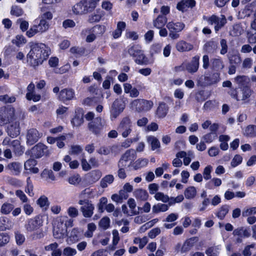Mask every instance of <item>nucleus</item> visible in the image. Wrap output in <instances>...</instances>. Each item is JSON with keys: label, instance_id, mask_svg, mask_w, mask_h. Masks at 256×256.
<instances>
[{"label": "nucleus", "instance_id": "f257e3e1", "mask_svg": "<svg viewBox=\"0 0 256 256\" xmlns=\"http://www.w3.org/2000/svg\"><path fill=\"white\" fill-rule=\"evenodd\" d=\"M30 50L26 54L27 62L30 65L36 68L42 64L50 56L49 48L43 43L32 42Z\"/></svg>", "mask_w": 256, "mask_h": 256}, {"label": "nucleus", "instance_id": "f03ea898", "mask_svg": "<svg viewBox=\"0 0 256 256\" xmlns=\"http://www.w3.org/2000/svg\"><path fill=\"white\" fill-rule=\"evenodd\" d=\"M128 52L131 56L134 58V60L136 64L140 65L148 64V58L144 54V52L139 44L130 45L128 46Z\"/></svg>", "mask_w": 256, "mask_h": 256}, {"label": "nucleus", "instance_id": "7ed1b4c3", "mask_svg": "<svg viewBox=\"0 0 256 256\" xmlns=\"http://www.w3.org/2000/svg\"><path fill=\"white\" fill-rule=\"evenodd\" d=\"M96 8L94 0H82L72 7V11L76 14H82L92 12Z\"/></svg>", "mask_w": 256, "mask_h": 256}, {"label": "nucleus", "instance_id": "20e7f679", "mask_svg": "<svg viewBox=\"0 0 256 256\" xmlns=\"http://www.w3.org/2000/svg\"><path fill=\"white\" fill-rule=\"evenodd\" d=\"M166 28L169 30V36L176 40L179 38L178 32H182L185 28V24L180 22H169L166 24Z\"/></svg>", "mask_w": 256, "mask_h": 256}, {"label": "nucleus", "instance_id": "39448f33", "mask_svg": "<svg viewBox=\"0 0 256 256\" xmlns=\"http://www.w3.org/2000/svg\"><path fill=\"white\" fill-rule=\"evenodd\" d=\"M220 72H208L204 74L202 82L199 81L200 84L202 86H210L218 83L220 80Z\"/></svg>", "mask_w": 256, "mask_h": 256}, {"label": "nucleus", "instance_id": "423d86ee", "mask_svg": "<svg viewBox=\"0 0 256 256\" xmlns=\"http://www.w3.org/2000/svg\"><path fill=\"white\" fill-rule=\"evenodd\" d=\"M15 110L13 107H2L0 108V126L10 122L14 116Z\"/></svg>", "mask_w": 256, "mask_h": 256}, {"label": "nucleus", "instance_id": "0eeeda50", "mask_svg": "<svg viewBox=\"0 0 256 256\" xmlns=\"http://www.w3.org/2000/svg\"><path fill=\"white\" fill-rule=\"evenodd\" d=\"M153 105L152 101L144 99H136L132 102V106L135 108L136 110L139 112L149 111Z\"/></svg>", "mask_w": 256, "mask_h": 256}, {"label": "nucleus", "instance_id": "6e6552de", "mask_svg": "<svg viewBox=\"0 0 256 256\" xmlns=\"http://www.w3.org/2000/svg\"><path fill=\"white\" fill-rule=\"evenodd\" d=\"M88 128L92 134L96 136H100L104 128L102 118L98 116L93 120L89 122L88 124Z\"/></svg>", "mask_w": 256, "mask_h": 256}, {"label": "nucleus", "instance_id": "1a4fd4ad", "mask_svg": "<svg viewBox=\"0 0 256 256\" xmlns=\"http://www.w3.org/2000/svg\"><path fill=\"white\" fill-rule=\"evenodd\" d=\"M132 121L128 116H125L121 120L118 127V130L122 132V136L126 138L131 133L132 130Z\"/></svg>", "mask_w": 256, "mask_h": 256}, {"label": "nucleus", "instance_id": "9d476101", "mask_svg": "<svg viewBox=\"0 0 256 256\" xmlns=\"http://www.w3.org/2000/svg\"><path fill=\"white\" fill-rule=\"evenodd\" d=\"M47 151V146L39 142L26 153H28L30 158H42Z\"/></svg>", "mask_w": 256, "mask_h": 256}, {"label": "nucleus", "instance_id": "9b49d317", "mask_svg": "<svg viewBox=\"0 0 256 256\" xmlns=\"http://www.w3.org/2000/svg\"><path fill=\"white\" fill-rule=\"evenodd\" d=\"M240 89L242 94L241 99L238 98V92L236 90L232 91L230 95L238 101L242 100L244 101V102H248L250 101L249 98L253 92L252 90H251L250 86H244V88H240Z\"/></svg>", "mask_w": 256, "mask_h": 256}, {"label": "nucleus", "instance_id": "f8f14e48", "mask_svg": "<svg viewBox=\"0 0 256 256\" xmlns=\"http://www.w3.org/2000/svg\"><path fill=\"white\" fill-rule=\"evenodd\" d=\"M42 224V220L40 216L28 219L25 224V228L28 232H32L39 228Z\"/></svg>", "mask_w": 256, "mask_h": 256}, {"label": "nucleus", "instance_id": "ddd939ff", "mask_svg": "<svg viewBox=\"0 0 256 256\" xmlns=\"http://www.w3.org/2000/svg\"><path fill=\"white\" fill-rule=\"evenodd\" d=\"M75 96L74 91L72 88H65L62 90L58 94V99L66 104V102L72 100Z\"/></svg>", "mask_w": 256, "mask_h": 256}, {"label": "nucleus", "instance_id": "4468645a", "mask_svg": "<svg viewBox=\"0 0 256 256\" xmlns=\"http://www.w3.org/2000/svg\"><path fill=\"white\" fill-rule=\"evenodd\" d=\"M84 111L82 108L75 109L74 117L71 120V124L74 126H79L84 123Z\"/></svg>", "mask_w": 256, "mask_h": 256}, {"label": "nucleus", "instance_id": "2eb2a0df", "mask_svg": "<svg viewBox=\"0 0 256 256\" xmlns=\"http://www.w3.org/2000/svg\"><path fill=\"white\" fill-rule=\"evenodd\" d=\"M40 138V134L34 128H30L26 134V143L29 145H33L36 143Z\"/></svg>", "mask_w": 256, "mask_h": 256}, {"label": "nucleus", "instance_id": "dca6fc26", "mask_svg": "<svg viewBox=\"0 0 256 256\" xmlns=\"http://www.w3.org/2000/svg\"><path fill=\"white\" fill-rule=\"evenodd\" d=\"M194 0H182L176 5V8L182 12H186L189 8H193L196 6Z\"/></svg>", "mask_w": 256, "mask_h": 256}, {"label": "nucleus", "instance_id": "f3484780", "mask_svg": "<svg viewBox=\"0 0 256 256\" xmlns=\"http://www.w3.org/2000/svg\"><path fill=\"white\" fill-rule=\"evenodd\" d=\"M198 240V236H193L186 239L181 248L180 252L182 253H185L188 252Z\"/></svg>", "mask_w": 256, "mask_h": 256}, {"label": "nucleus", "instance_id": "a211bd4d", "mask_svg": "<svg viewBox=\"0 0 256 256\" xmlns=\"http://www.w3.org/2000/svg\"><path fill=\"white\" fill-rule=\"evenodd\" d=\"M102 176V172L99 170H92L86 175V180L90 184L98 181Z\"/></svg>", "mask_w": 256, "mask_h": 256}, {"label": "nucleus", "instance_id": "6ab92c4d", "mask_svg": "<svg viewBox=\"0 0 256 256\" xmlns=\"http://www.w3.org/2000/svg\"><path fill=\"white\" fill-rule=\"evenodd\" d=\"M35 158H30L24 164V168L26 170H30V172L32 174H38L39 172V169L34 167L38 164Z\"/></svg>", "mask_w": 256, "mask_h": 256}, {"label": "nucleus", "instance_id": "aec40b11", "mask_svg": "<svg viewBox=\"0 0 256 256\" xmlns=\"http://www.w3.org/2000/svg\"><path fill=\"white\" fill-rule=\"evenodd\" d=\"M112 108L111 116L115 118L122 112L124 109V106L120 101L116 100L113 102Z\"/></svg>", "mask_w": 256, "mask_h": 256}, {"label": "nucleus", "instance_id": "412c9836", "mask_svg": "<svg viewBox=\"0 0 256 256\" xmlns=\"http://www.w3.org/2000/svg\"><path fill=\"white\" fill-rule=\"evenodd\" d=\"M120 158L128 162H130L128 166H130L136 158V152L133 149L128 150L121 156Z\"/></svg>", "mask_w": 256, "mask_h": 256}, {"label": "nucleus", "instance_id": "4be33fe9", "mask_svg": "<svg viewBox=\"0 0 256 256\" xmlns=\"http://www.w3.org/2000/svg\"><path fill=\"white\" fill-rule=\"evenodd\" d=\"M199 60L200 56H198L196 55L194 56L191 62L186 66L187 70L192 74L196 72L199 68Z\"/></svg>", "mask_w": 256, "mask_h": 256}, {"label": "nucleus", "instance_id": "5701e85b", "mask_svg": "<svg viewBox=\"0 0 256 256\" xmlns=\"http://www.w3.org/2000/svg\"><path fill=\"white\" fill-rule=\"evenodd\" d=\"M169 108L164 102H160L156 111V115L160 118H164L168 112Z\"/></svg>", "mask_w": 256, "mask_h": 256}, {"label": "nucleus", "instance_id": "b1692460", "mask_svg": "<svg viewBox=\"0 0 256 256\" xmlns=\"http://www.w3.org/2000/svg\"><path fill=\"white\" fill-rule=\"evenodd\" d=\"M6 132L10 137L12 138L17 137L20 134L19 123L16 122L8 126Z\"/></svg>", "mask_w": 256, "mask_h": 256}, {"label": "nucleus", "instance_id": "393cba45", "mask_svg": "<svg viewBox=\"0 0 256 256\" xmlns=\"http://www.w3.org/2000/svg\"><path fill=\"white\" fill-rule=\"evenodd\" d=\"M193 48L192 44L184 40L178 41L176 45V50L180 52H188L192 50Z\"/></svg>", "mask_w": 256, "mask_h": 256}, {"label": "nucleus", "instance_id": "a878e982", "mask_svg": "<svg viewBox=\"0 0 256 256\" xmlns=\"http://www.w3.org/2000/svg\"><path fill=\"white\" fill-rule=\"evenodd\" d=\"M211 69L214 71L220 73L221 70L224 68V64L222 58L220 57L218 58H213L211 59Z\"/></svg>", "mask_w": 256, "mask_h": 256}, {"label": "nucleus", "instance_id": "bb28decb", "mask_svg": "<svg viewBox=\"0 0 256 256\" xmlns=\"http://www.w3.org/2000/svg\"><path fill=\"white\" fill-rule=\"evenodd\" d=\"M35 28L38 29V32H44L46 31L49 28V23L44 19H40V20H36L34 21Z\"/></svg>", "mask_w": 256, "mask_h": 256}, {"label": "nucleus", "instance_id": "cd10ccee", "mask_svg": "<svg viewBox=\"0 0 256 256\" xmlns=\"http://www.w3.org/2000/svg\"><path fill=\"white\" fill-rule=\"evenodd\" d=\"M94 206L91 202L88 204L82 206L80 208V211L82 212V215L84 218H90L93 214Z\"/></svg>", "mask_w": 256, "mask_h": 256}, {"label": "nucleus", "instance_id": "c85d7f7f", "mask_svg": "<svg viewBox=\"0 0 256 256\" xmlns=\"http://www.w3.org/2000/svg\"><path fill=\"white\" fill-rule=\"evenodd\" d=\"M228 56L230 64L239 66L242 62L241 57L240 54L238 52H233L232 53L229 52Z\"/></svg>", "mask_w": 256, "mask_h": 256}, {"label": "nucleus", "instance_id": "c756f323", "mask_svg": "<svg viewBox=\"0 0 256 256\" xmlns=\"http://www.w3.org/2000/svg\"><path fill=\"white\" fill-rule=\"evenodd\" d=\"M134 195L137 200L146 201L148 199V194L145 190L136 189L134 192Z\"/></svg>", "mask_w": 256, "mask_h": 256}, {"label": "nucleus", "instance_id": "7c9ffc66", "mask_svg": "<svg viewBox=\"0 0 256 256\" xmlns=\"http://www.w3.org/2000/svg\"><path fill=\"white\" fill-rule=\"evenodd\" d=\"M218 48V42L213 40H210L207 42L204 46V50L208 53H214Z\"/></svg>", "mask_w": 256, "mask_h": 256}, {"label": "nucleus", "instance_id": "2f4dec72", "mask_svg": "<svg viewBox=\"0 0 256 256\" xmlns=\"http://www.w3.org/2000/svg\"><path fill=\"white\" fill-rule=\"evenodd\" d=\"M6 168L10 170L14 175H18L20 172L21 165L18 162H12L8 164Z\"/></svg>", "mask_w": 256, "mask_h": 256}, {"label": "nucleus", "instance_id": "473e14b6", "mask_svg": "<svg viewBox=\"0 0 256 256\" xmlns=\"http://www.w3.org/2000/svg\"><path fill=\"white\" fill-rule=\"evenodd\" d=\"M233 234L240 237L243 236L244 238H248L250 236V231L249 228L244 229L243 227H241L235 229L233 232Z\"/></svg>", "mask_w": 256, "mask_h": 256}, {"label": "nucleus", "instance_id": "72a5a7b5", "mask_svg": "<svg viewBox=\"0 0 256 256\" xmlns=\"http://www.w3.org/2000/svg\"><path fill=\"white\" fill-rule=\"evenodd\" d=\"M167 22V18L166 16L159 15L157 18L154 20V26L160 29L162 28Z\"/></svg>", "mask_w": 256, "mask_h": 256}, {"label": "nucleus", "instance_id": "f704fd0d", "mask_svg": "<svg viewBox=\"0 0 256 256\" xmlns=\"http://www.w3.org/2000/svg\"><path fill=\"white\" fill-rule=\"evenodd\" d=\"M210 96L209 94H208V92L206 90H202L198 91L195 94V99L199 102H202L205 101Z\"/></svg>", "mask_w": 256, "mask_h": 256}, {"label": "nucleus", "instance_id": "c9c22d12", "mask_svg": "<svg viewBox=\"0 0 256 256\" xmlns=\"http://www.w3.org/2000/svg\"><path fill=\"white\" fill-rule=\"evenodd\" d=\"M245 136L250 138H254L256 136V126L250 124L248 126L244 132Z\"/></svg>", "mask_w": 256, "mask_h": 256}, {"label": "nucleus", "instance_id": "e433bc0d", "mask_svg": "<svg viewBox=\"0 0 256 256\" xmlns=\"http://www.w3.org/2000/svg\"><path fill=\"white\" fill-rule=\"evenodd\" d=\"M147 140L148 143L150 144L151 149L152 150H154L160 146V141L154 136H148Z\"/></svg>", "mask_w": 256, "mask_h": 256}, {"label": "nucleus", "instance_id": "4c0bfd02", "mask_svg": "<svg viewBox=\"0 0 256 256\" xmlns=\"http://www.w3.org/2000/svg\"><path fill=\"white\" fill-rule=\"evenodd\" d=\"M114 180V177L112 174H108L104 176L100 182V186L102 188H106L108 184H111Z\"/></svg>", "mask_w": 256, "mask_h": 256}, {"label": "nucleus", "instance_id": "58836bf2", "mask_svg": "<svg viewBox=\"0 0 256 256\" xmlns=\"http://www.w3.org/2000/svg\"><path fill=\"white\" fill-rule=\"evenodd\" d=\"M148 164V160L146 158H138L132 164L134 170H138L146 166Z\"/></svg>", "mask_w": 256, "mask_h": 256}, {"label": "nucleus", "instance_id": "ea45409f", "mask_svg": "<svg viewBox=\"0 0 256 256\" xmlns=\"http://www.w3.org/2000/svg\"><path fill=\"white\" fill-rule=\"evenodd\" d=\"M36 204L40 208H45V209H47L50 206V202L48 200V198L44 195L40 196L36 200Z\"/></svg>", "mask_w": 256, "mask_h": 256}, {"label": "nucleus", "instance_id": "a19ab883", "mask_svg": "<svg viewBox=\"0 0 256 256\" xmlns=\"http://www.w3.org/2000/svg\"><path fill=\"white\" fill-rule=\"evenodd\" d=\"M196 194V190L195 187L190 186L187 188L184 192L185 197L188 199H191L194 198Z\"/></svg>", "mask_w": 256, "mask_h": 256}, {"label": "nucleus", "instance_id": "79ce46f5", "mask_svg": "<svg viewBox=\"0 0 256 256\" xmlns=\"http://www.w3.org/2000/svg\"><path fill=\"white\" fill-rule=\"evenodd\" d=\"M248 80L247 76H238L235 78L236 82L240 86V88L248 86Z\"/></svg>", "mask_w": 256, "mask_h": 256}, {"label": "nucleus", "instance_id": "37998d69", "mask_svg": "<svg viewBox=\"0 0 256 256\" xmlns=\"http://www.w3.org/2000/svg\"><path fill=\"white\" fill-rule=\"evenodd\" d=\"M14 208V206L12 204L5 202L2 206L0 212L2 214H8L12 211Z\"/></svg>", "mask_w": 256, "mask_h": 256}, {"label": "nucleus", "instance_id": "c03bdc74", "mask_svg": "<svg viewBox=\"0 0 256 256\" xmlns=\"http://www.w3.org/2000/svg\"><path fill=\"white\" fill-rule=\"evenodd\" d=\"M146 87L143 84L137 85L136 88H132L130 92V96L132 98H136L138 96L140 92L138 90H145Z\"/></svg>", "mask_w": 256, "mask_h": 256}, {"label": "nucleus", "instance_id": "a18cd8bd", "mask_svg": "<svg viewBox=\"0 0 256 256\" xmlns=\"http://www.w3.org/2000/svg\"><path fill=\"white\" fill-rule=\"evenodd\" d=\"M228 212V206H222L216 214V216L220 220H223Z\"/></svg>", "mask_w": 256, "mask_h": 256}, {"label": "nucleus", "instance_id": "49530a36", "mask_svg": "<svg viewBox=\"0 0 256 256\" xmlns=\"http://www.w3.org/2000/svg\"><path fill=\"white\" fill-rule=\"evenodd\" d=\"M106 30V28L104 26L96 24L92 28L90 31L94 33L96 35H102Z\"/></svg>", "mask_w": 256, "mask_h": 256}, {"label": "nucleus", "instance_id": "de8ad7c7", "mask_svg": "<svg viewBox=\"0 0 256 256\" xmlns=\"http://www.w3.org/2000/svg\"><path fill=\"white\" fill-rule=\"evenodd\" d=\"M162 45L159 43L154 44L150 47V53L152 55L158 54L161 52Z\"/></svg>", "mask_w": 256, "mask_h": 256}, {"label": "nucleus", "instance_id": "09e8293b", "mask_svg": "<svg viewBox=\"0 0 256 256\" xmlns=\"http://www.w3.org/2000/svg\"><path fill=\"white\" fill-rule=\"evenodd\" d=\"M16 98L14 96H9L8 94L0 96V101L5 104H12L16 102Z\"/></svg>", "mask_w": 256, "mask_h": 256}, {"label": "nucleus", "instance_id": "8fccbe9b", "mask_svg": "<svg viewBox=\"0 0 256 256\" xmlns=\"http://www.w3.org/2000/svg\"><path fill=\"white\" fill-rule=\"evenodd\" d=\"M81 178L79 174H76L70 176L68 180V182L72 185H76L81 182Z\"/></svg>", "mask_w": 256, "mask_h": 256}, {"label": "nucleus", "instance_id": "3c124183", "mask_svg": "<svg viewBox=\"0 0 256 256\" xmlns=\"http://www.w3.org/2000/svg\"><path fill=\"white\" fill-rule=\"evenodd\" d=\"M10 240V237L8 234L6 232L0 233V247L4 246L7 244Z\"/></svg>", "mask_w": 256, "mask_h": 256}, {"label": "nucleus", "instance_id": "603ef678", "mask_svg": "<svg viewBox=\"0 0 256 256\" xmlns=\"http://www.w3.org/2000/svg\"><path fill=\"white\" fill-rule=\"evenodd\" d=\"M24 11L21 8L17 6H12L10 10V14L12 15L18 17L22 15Z\"/></svg>", "mask_w": 256, "mask_h": 256}, {"label": "nucleus", "instance_id": "864d4df0", "mask_svg": "<svg viewBox=\"0 0 256 256\" xmlns=\"http://www.w3.org/2000/svg\"><path fill=\"white\" fill-rule=\"evenodd\" d=\"M226 23V20L224 16H222V18L220 19L218 17V22H216L214 26L216 32H218Z\"/></svg>", "mask_w": 256, "mask_h": 256}, {"label": "nucleus", "instance_id": "5fc2aeb1", "mask_svg": "<svg viewBox=\"0 0 256 256\" xmlns=\"http://www.w3.org/2000/svg\"><path fill=\"white\" fill-rule=\"evenodd\" d=\"M12 42L17 46L20 47L21 44L26 42V40L22 35H17L16 36V39L12 40Z\"/></svg>", "mask_w": 256, "mask_h": 256}, {"label": "nucleus", "instance_id": "6e6d98bb", "mask_svg": "<svg viewBox=\"0 0 256 256\" xmlns=\"http://www.w3.org/2000/svg\"><path fill=\"white\" fill-rule=\"evenodd\" d=\"M242 161V156L238 154H236L232 159L230 164L232 167L235 168L240 165Z\"/></svg>", "mask_w": 256, "mask_h": 256}, {"label": "nucleus", "instance_id": "4d7b16f0", "mask_svg": "<svg viewBox=\"0 0 256 256\" xmlns=\"http://www.w3.org/2000/svg\"><path fill=\"white\" fill-rule=\"evenodd\" d=\"M110 220L108 217L104 216L100 221L99 226L104 230H106L110 226Z\"/></svg>", "mask_w": 256, "mask_h": 256}, {"label": "nucleus", "instance_id": "13d9d810", "mask_svg": "<svg viewBox=\"0 0 256 256\" xmlns=\"http://www.w3.org/2000/svg\"><path fill=\"white\" fill-rule=\"evenodd\" d=\"M8 222V218L4 217L0 218V231H4L10 229Z\"/></svg>", "mask_w": 256, "mask_h": 256}, {"label": "nucleus", "instance_id": "bf43d9fd", "mask_svg": "<svg viewBox=\"0 0 256 256\" xmlns=\"http://www.w3.org/2000/svg\"><path fill=\"white\" fill-rule=\"evenodd\" d=\"M70 239L73 242H78L79 240V232L77 228H74L70 235Z\"/></svg>", "mask_w": 256, "mask_h": 256}, {"label": "nucleus", "instance_id": "052dcab7", "mask_svg": "<svg viewBox=\"0 0 256 256\" xmlns=\"http://www.w3.org/2000/svg\"><path fill=\"white\" fill-rule=\"evenodd\" d=\"M26 98L28 100H32L34 102H37L40 100L41 98V96L39 94H36L34 92V93H26Z\"/></svg>", "mask_w": 256, "mask_h": 256}, {"label": "nucleus", "instance_id": "680f3d73", "mask_svg": "<svg viewBox=\"0 0 256 256\" xmlns=\"http://www.w3.org/2000/svg\"><path fill=\"white\" fill-rule=\"evenodd\" d=\"M220 44L221 46L220 54L222 55H224L228 52V46L226 40L224 38L221 39L220 40Z\"/></svg>", "mask_w": 256, "mask_h": 256}, {"label": "nucleus", "instance_id": "e2e57ef3", "mask_svg": "<svg viewBox=\"0 0 256 256\" xmlns=\"http://www.w3.org/2000/svg\"><path fill=\"white\" fill-rule=\"evenodd\" d=\"M212 170V166L210 165L206 166L204 170L203 176L206 180H210L212 178L211 172Z\"/></svg>", "mask_w": 256, "mask_h": 256}, {"label": "nucleus", "instance_id": "0e129e2a", "mask_svg": "<svg viewBox=\"0 0 256 256\" xmlns=\"http://www.w3.org/2000/svg\"><path fill=\"white\" fill-rule=\"evenodd\" d=\"M108 202L107 198L106 197H102L100 198V202L98 204V211L100 212H104V206H106Z\"/></svg>", "mask_w": 256, "mask_h": 256}, {"label": "nucleus", "instance_id": "69168bd1", "mask_svg": "<svg viewBox=\"0 0 256 256\" xmlns=\"http://www.w3.org/2000/svg\"><path fill=\"white\" fill-rule=\"evenodd\" d=\"M15 238L16 244L19 246L22 245L25 240L24 236L18 232H15Z\"/></svg>", "mask_w": 256, "mask_h": 256}, {"label": "nucleus", "instance_id": "338daca9", "mask_svg": "<svg viewBox=\"0 0 256 256\" xmlns=\"http://www.w3.org/2000/svg\"><path fill=\"white\" fill-rule=\"evenodd\" d=\"M216 136V134L209 132L204 135L203 138L206 143H210L215 139Z\"/></svg>", "mask_w": 256, "mask_h": 256}, {"label": "nucleus", "instance_id": "774afa93", "mask_svg": "<svg viewBox=\"0 0 256 256\" xmlns=\"http://www.w3.org/2000/svg\"><path fill=\"white\" fill-rule=\"evenodd\" d=\"M68 216L72 218H76L78 215V211L76 208L74 206H70L68 210Z\"/></svg>", "mask_w": 256, "mask_h": 256}]
</instances>
